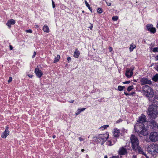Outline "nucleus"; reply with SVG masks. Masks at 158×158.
<instances>
[{
    "label": "nucleus",
    "mask_w": 158,
    "mask_h": 158,
    "mask_svg": "<svg viewBox=\"0 0 158 158\" xmlns=\"http://www.w3.org/2000/svg\"><path fill=\"white\" fill-rule=\"evenodd\" d=\"M28 77H29L30 78H32V77H33V75H31V74H28Z\"/></svg>",
    "instance_id": "43"
},
{
    "label": "nucleus",
    "mask_w": 158,
    "mask_h": 158,
    "mask_svg": "<svg viewBox=\"0 0 158 158\" xmlns=\"http://www.w3.org/2000/svg\"><path fill=\"white\" fill-rule=\"evenodd\" d=\"M122 120L121 119H120L118 120H117L116 122L117 123H118L119 122H122Z\"/></svg>",
    "instance_id": "42"
},
{
    "label": "nucleus",
    "mask_w": 158,
    "mask_h": 158,
    "mask_svg": "<svg viewBox=\"0 0 158 158\" xmlns=\"http://www.w3.org/2000/svg\"><path fill=\"white\" fill-rule=\"evenodd\" d=\"M106 2L108 6H110L111 5V3L108 2L107 1H106Z\"/></svg>",
    "instance_id": "34"
},
{
    "label": "nucleus",
    "mask_w": 158,
    "mask_h": 158,
    "mask_svg": "<svg viewBox=\"0 0 158 158\" xmlns=\"http://www.w3.org/2000/svg\"><path fill=\"white\" fill-rule=\"evenodd\" d=\"M43 30L44 32L48 33L49 32V29L48 27L46 25H44L43 28Z\"/></svg>",
    "instance_id": "19"
},
{
    "label": "nucleus",
    "mask_w": 158,
    "mask_h": 158,
    "mask_svg": "<svg viewBox=\"0 0 158 158\" xmlns=\"http://www.w3.org/2000/svg\"><path fill=\"white\" fill-rule=\"evenodd\" d=\"M26 32L27 33H32V31L31 29L26 30Z\"/></svg>",
    "instance_id": "32"
},
{
    "label": "nucleus",
    "mask_w": 158,
    "mask_h": 158,
    "mask_svg": "<svg viewBox=\"0 0 158 158\" xmlns=\"http://www.w3.org/2000/svg\"><path fill=\"white\" fill-rule=\"evenodd\" d=\"M141 84L142 85L152 84V81L147 78H142L141 80Z\"/></svg>",
    "instance_id": "8"
},
{
    "label": "nucleus",
    "mask_w": 158,
    "mask_h": 158,
    "mask_svg": "<svg viewBox=\"0 0 158 158\" xmlns=\"http://www.w3.org/2000/svg\"><path fill=\"white\" fill-rule=\"evenodd\" d=\"M93 27V25L91 24V26H90V27H89V28H90L91 30L92 29V28Z\"/></svg>",
    "instance_id": "45"
},
{
    "label": "nucleus",
    "mask_w": 158,
    "mask_h": 158,
    "mask_svg": "<svg viewBox=\"0 0 158 158\" xmlns=\"http://www.w3.org/2000/svg\"><path fill=\"white\" fill-rule=\"evenodd\" d=\"M119 130H117V129H114V137H118L119 136Z\"/></svg>",
    "instance_id": "17"
},
{
    "label": "nucleus",
    "mask_w": 158,
    "mask_h": 158,
    "mask_svg": "<svg viewBox=\"0 0 158 158\" xmlns=\"http://www.w3.org/2000/svg\"><path fill=\"white\" fill-rule=\"evenodd\" d=\"M135 45L134 46H133L132 44L131 45L129 48L130 51L132 52L133 51V49L135 48Z\"/></svg>",
    "instance_id": "25"
},
{
    "label": "nucleus",
    "mask_w": 158,
    "mask_h": 158,
    "mask_svg": "<svg viewBox=\"0 0 158 158\" xmlns=\"http://www.w3.org/2000/svg\"><path fill=\"white\" fill-rule=\"evenodd\" d=\"M74 100H71V101H69V102L71 103H73L74 102Z\"/></svg>",
    "instance_id": "49"
},
{
    "label": "nucleus",
    "mask_w": 158,
    "mask_h": 158,
    "mask_svg": "<svg viewBox=\"0 0 158 158\" xmlns=\"http://www.w3.org/2000/svg\"><path fill=\"white\" fill-rule=\"evenodd\" d=\"M143 93L147 97H151L154 94L153 89L150 86L145 85L143 87Z\"/></svg>",
    "instance_id": "2"
},
{
    "label": "nucleus",
    "mask_w": 158,
    "mask_h": 158,
    "mask_svg": "<svg viewBox=\"0 0 158 158\" xmlns=\"http://www.w3.org/2000/svg\"><path fill=\"white\" fill-rule=\"evenodd\" d=\"M158 112L157 108L156 106L152 105L149 106L148 114L151 118L155 119L157 116Z\"/></svg>",
    "instance_id": "1"
},
{
    "label": "nucleus",
    "mask_w": 158,
    "mask_h": 158,
    "mask_svg": "<svg viewBox=\"0 0 158 158\" xmlns=\"http://www.w3.org/2000/svg\"><path fill=\"white\" fill-rule=\"evenodd\" d=\"M133 85H131V86H129L127 88V90L128 91H131L132 89H133Z\"/></svg>",
    "instance_id": "29"
},
{
    "label": "nucleus",
    "mask_w": 158,
    "mask_h": 158,
    "mask_svg": "<svg viewBox=\"0 0 158 158\" xmlns=\"http://www.w3.org/2000/svg\"><path fill=\"white\" fill-rule=\"evenodd\" d=\"M80 110H81V109H78L77 110V111H78V112H79V111H80Z\"/></svg>",
    "instance_id": "56"
},
{
    "label": "nucleus",
    "mask_w": 158,
    "mask_h": 158,
    "mask_svg": "<svg viewBox=\"0 0 158 158\" xmlns=\"http://www.w3.org/2000/svg\"><path fill=\"white\" fill-rule=\"evenodd\" d=\"M152 80L155 82H157L158 80V74H156L152 78Z\"/></svg>",
    "instance_id": "21"
},
{
    "label": "nucleus",
    "mask_w": 158,
    "mask_h": 158,
    "mask_svg": "<svg viewBox=\"0 0 158 158\" xmlns=\"http://www.w3.org/2000/svg\"><path fill=\"white\" fill-rule=\"evenodd\" d=\"M149 138L152 142H155L158 140V133L156 132H151Z\"/></svg>",
    "instance_id": "6"
},
{
    "label": "nucleus",
    "mask_w": 158,
    "mask_h": 158,
    "mask_svg": "<svg viewBox=\"0 0 158 158\" xmlns=\"http://www.w3.org/2000/svg\"><path fill=\"white\" fill-rule=\"evenodd\" d=\"M146 117L144 115H142L139 117V125H141V123H144L146 122Z\"/></svg>",
    "instance_id": "9"
},
{
    "label": "nucleus",
    "mask_w": 158,
    "mask_h": 158,
    "mask_svg": "<svg viewBox=\"0 0 158 158\" xmlns=\"http://www.w3.org/2000/svg\"><path fill=\"white\" fill-rule=\"evenodd\" d=\"M85 109L86 108H85L81 109V110L80 111H79V112H78L76 113V115H77L79 114L81 112L85 110Z\"/></svg>",
    "instance_id": "28"
},
{
    "label": "nucleus",
    "mask_w": 158,
    "mask_h": 158,
    "mask_svg": "<svg viewBox=\"0 0 158 158\" xmlns=\"http://www.w3.org/2000/svg\"><path fill=\"white\" fill-rule=\"evenodd\" d=\"M150 126L152 127L154 129L157 128L158 129V124L154 120L151 121L150 123Z\"/></svg>",
    "instance_id": "15"
},
{
    "label": "nucleus",
    "mask_w": 158,
    "mask_h": 158,
    "mask_svg": "<svg viewBox=\"0 0 158 158\" xmlns=\"http://www.w3.org/2000/svg\"><path fill=\"white\" fill-rule=\"evenodd\" d=\"M97 12L99 14L101 13L102 12V8H98L97 9Z\"/></svg>",
    "instance_id": "27"
},
{
    "label": "nucleus",
    "mask_w": 158,
    "mask_h": 158,
    "mask_svg": "<svg viewBox=\"0 0 158 158\" xmlns=\"http://www.w3.org/2000/svg\"><path fill=\"white\" fill-rule=\"evenodd\" d=\"M52 7L53 8H54L55 7V4H54V2H53V1L52 0Z\"/></svg>",
    "instance_id": "35"
},
{
    "label": "nucleus",
    "mask_w": 158,
    "mask_h": 158,
    "mask_svg": "<svg viewBox=\"0 0 158 158\" xmlns=\"http://www.w3.org/2000/svg\"><path fill=\"white\" fill-rule=\"evenodd\" d=\"M109 51L111 52V51H112V50H113V48H112L111 47H110L109 48Z\"/></svg>",
    "instance_id": "40"
},
{
    "label": "nucleus",
    "mask_w": 158,
    "mask_h": 158,
    "mask_svg": "<svg viewBox=\"0 0 158 158\" xmlns=\"http://www.w3.org/2000/svg\"><path fill=\"white\" fill-rule=\"evenodd\" d=\"M80 55V52L77 49H76L74 52L73 56L76 58H78Z\"/></svg>",
    "instance_id": "18"
},
{
    "label": "nucleus",
    "mask_w": 158,
    "mask_h": 158,
    "mask_svg": "<svg viewBox=\"0 0 158 158\" xmlns=\"http://www.w3.org/2000/svg\"><path fill=\"white\" fill-rule=\"evenodd\" d=\"M15 21L13 19H11L8 21L7 23H6V25L10 28L11 27V25H14L15 24Z\"/></svg>",
    "instance_id": "16"
},
{
    "label": "nucleus",
    "mask_w": 158,
    "mask_h": 158,
    "mask_svg": "<svg viewBox=\"0 0 158 158\" xmlns=\"http://www.w3.org/2000/svg\"><path fill=\"white\" fill-rule=\"evenodd\" d=\"M132 147L134 150H136L138 148V140L134 135H132L130 137Z\"/></svg>",
    "instance_id": "4"
},
{
    "label": "nucleus",
    "mask_w": 158,
    "mask_h": 158,
    "mask_svg": "<svg viewBox=\"0 0 158 158\" xmlns=\"http://www.w3.org/2000/svg\"><path fill=\"white\" fill-rule=\"evenodd\" d=\"M124 93V94L125 95H127H127H130V94L128 93H126V92H125Z\"/></svg>",
    "instance_id": "44"
},
{
    "label": "nucleus",
    "mask_w": 158,
    "mask_h": 158,
    "mask_svg": "<svg viewBox=\"0 0 158 158\" xmlns=\"http://www.w3.org/2000/svg\"><path fill=\"white\" fill-rule=\"evenodd\" d=\"M125 86H118V89L120 91H122L123 90V89L125 88Z\"/></svg>",
    "instance_id": "24"
},
{
    "label": "nucleus",
    "mask_w": 158,
    "mask_h": 158,
    "mask_svg": "<svg viewBox=\"0 0 158 158\" xmlns=\"http://www.w3.org/2000/svg\"><path fill=\"white\" fill-rule=\"evenodd\" d=\"M85 151V150L84 149H82L81 150V151L82 152H84Z\"/></svg>",
    "instance_id": "54"
},
{
    "label": "nucleus",
    "mask_w": 158,
    "mask_h": 158,
    "mask_svg": "<svg viewBox=\"0 0 158 158\" xmlns=\"http://www.w3.org/2000/svg\"><path fill=\"white\" fill-rule=\"evenodd\" d=\"M35 26L36 28H38L39 27V26L38 25H35Z\"/></svg>",
    "instance_id": "52"
},
{
    "label": "nucleus",
    "mask_w": 158,
    "mask_h": 158,
    "mask_svg": "<svg viewBox=\"0 0 158 158\" xmlns=\"http://www.w3.org/2000/svg\"><path fill=\"white\" fill-rule=\"evenodd\" d=\"M156 59L158 60V55L156 57Z\"/></svg>",
    "instance_id": "53"
},
{
    "label": "nucleus",
    "mask_w": 158,
    "mask_h": 158,
    "mask_svg": "<svg viewBox=\"0 0 158 158\" xmlns=\"http://www.w3.org/2000/svg\"><path fill=\"white\" fill-rule=\"evenodd\" d=\"M147 30L151 33L154 34L156 32V28L153 27V25L151 24H147L146 27Z\"/></svg>",
    "instance_id": "7"
},
{
    "label": "nucleus",
    "mask_w": 158,
    "mask_h": 158,
    "mask_svg": "<svg viewBox=\"0 0 158 158\" xmlns=\"http://www.w3.org/2000/svg\"><path fill=\"white\" fill-rule=\"evenodd\" d=\"M104 158H107V155H105L104 156Z\"/></svg>",
    "instance_id": "55"
},
{
    "label": "nucleus",
    "mask_w": 158,
    "mask_h": 158,
    "mask_svg": "<svg viewBox=\"0 0 158 158\" xmlns=\"http://www.w3.org/2000/svg\"><path fill=\"white\" fill-rule=\"evenodd\" d=\"M98 139L101 141V144H102L107 140V138L105 137L104 135L101 134L99 135Z\"/></svg>",
    "instance_id": "10"
},
{
    "label": "nucleus",
    "mask_w": 158,
    "mask_h": 158,
    "mask_svg": "<svg viewBox=\"0 0 158 158\" xmlns=\"http://www.w3.org/2000/svg\"><path fill=\"white\" fill-rule=\"evenodd\" d=\"M133 158H136V156L134 155L133 156Z\"/></svg>",
    "instance_id": "50"
},
{
    "label": "nucleus",
    "mask_w": 158,
    "mask_h": 158,
    "mask_svg": "<svg viewBox=\"0 0 158 158\" xmlns=\"http://www.w3.org/2000/svg\"><path fill=\"white\" fill-rule=\"evenodd\" d=\"M147 150L149 153L153 156L158 152V146L156 144L150 145L148 147Z\"/></svg>",
    "instance_id": "3"
},
{
    "label": "nucleus",
    "mask_w": 158,
    "mask_h": 158,
    "mask_svg": "<svg viewBox=\"0 0 158 158\" xmlns=\"http://www.w3.org/2000/svg\"><path fill=\"white\" fill-rule=\"evenodd\" d=\"M60 58V56L59 55H58L57 56L55 57V60L53 61L54 63H56L58 62L59 60V59Z\"/></svg>",
    "instance_id": "22"
},
{
    "label": "nucleus",
    "mask_w": 158,
    "mask_h": 158,
    "mask_svg": "<svg viewBox=\"0 0 158 158\" xmlns=\"http://www.w3.org/2000/svg\"><path fill=\"white\" fill-rule=\"evenodd\" d=\"M35 73L37 76L39 78L41 77L43 75V73L42 72V71L39 69L38 68H36L35 69Z\"/></svg>",
    "instance_id": "12"
},
{
    "label": "nucleus",
    "mask_w": 158,
    "mask_h": 158,
    "mask_svg": "<svg viewBox=\"0 0 158 158\" xmlns=\"http://www.w3.org/2000/svg\"><path fill=\"white\" fill-rule=\"evenodd\" d=\"M135 94V93L134 92L130 93H129L130 95H133V94Z\"/></svg>",
    "instance_id": "47"
},
{
    "label": "nucleus",
    "mask_w": 158,
    "mask_h": 158,
    "mask_svg": "<svg viewBox=\"0 0 158 158\" xmlns=\"http://www.w3.org/2000/svg\"><path fill=\"white\" fill-rule=\"evenodd\" d=\"M71 58L69 57H68L67 58V60L68 62H69L70 61H71Z\"/></svg>",
    "instance_id": "39"
},
{
    "label": "nucleus",
    "mask_w": 158,
    "mask_h": 158,
    "mask_svg": "<svg viewBox=\"0 0 158 158\" xmlns=\"http://www.w3.org/2000/svg\"><path fill=\"white\" fill-rule=\"evenodd\" d=\"M118 153L120 155H125L127 153V151L126 149L122 147L118 151Z\"/></svg>",
    "instance_id": "11"
},
{
    "label": "nucleus",
    "mask_w": 158,
    "mask_h": 158,
    "mask_svg": "<svg viewBox=\"0 0 158 158\" xmlns=\"http://www.w3.org/2000/svg\"><path fill=\"white\" fill-rule=\"evenodd\" d=\"M133 81H135V82H136V80H133Z\"/></svg>",
    "instance_id": "57"
},
{
    "label": "nucleus",
    "mask_w": 158,
    "mask_h": 158,
    "mask_svg": "<svg viewBox=\"0 0 158 158\" xmlns=\"http://www.w3.org/2000/svg\"><path fill=\"white\" fill-rule=\"evenodd\" d=\"M139 154H142L144 156H145L147 158H149V157L147 156V155L146 153L143 152L141 148L139 147Z\"/></svg>",
    "instance_id": "20"
},
{
    "label": "nucleus",
    "mask_w": 158,
    "mask_h": 158,
    "mask_svg": "<svg viewBox=\"0 0 158 158\" xmlns=\"http://www.w3.org/2000/svg\"><path fill=\"white\" fill-rule=\"evenodd\" d=\"M79 139L80 141H81L84 140V139L83 138H82L81 137H79Z\"/></svg>",
    "instance_id": "37"
},
{
    "label": "nucleus",
    "mask_w": 158,
    "mask_h": 158,
    "mask_svg": "<svg viewBox=\"0 0 158 158\" xmlns=\"http://www.w3.org/2000/svg\"><path fill=\"white\" fill-rule=\"evenodd\" d=\"M85 3L86 4V6L88 8V9L89 10L91 11V12H92V10L91 7H90L89 6V5L88 4L86 1H85Z\"/></svg>",
    "instance_id": "23"
},
{
    "label": "nucleus",
    "mask_w": 158,
    "mask_h": 158,
    "mask_svg": "<svg viewBox=\"0 0 158 158\" xmlns=\"http://www.w3.org/2000/svg\"><path fill=\"white\" fill-rule=\"evenodd\" d=\"M137 122H138V120H137Z\"/></svg>",
    "instance_id": "59"
},
{
    "label": "nucleus",
    "mask_w": 158,
    "mask_h": 158,
    "mask_svg": "<svg viewBox=\"0 0 158 158\" xmlns=\"http://www.w3.org/2000/svg\"><path fill=\"white\" fill-rule=\"evenodd\" d=\"M152 51L154 52H158V48L157 47L153 48Z\"/></svg>",
    "instance_id": "26"
},
{
    "label": "nucleus",
    "mask_w": 158,
    "mask_h": 158,
    "mask_svg": "<svg viewBox=\"0 0 158 158\" xmlns=\"http://www.w3.org/2000/svg\"><path fill=\"white\" fill-rule=\"evenodd\" d=\"M133 74L132 70H131L129 69H127L125 73V75L127 77H130L132 76Z\"/></svg>",
    "instance_id": "14"
},
{
    "label": "nucleus",
    "mask_w": 158,
    "mask_h": 158,
    "mask_svg": "<svg viewBox=\"0 0 158 158\" xmlns=\"http://www.w3.org/2000/svg\"><path fill=\"white\" fill-rule=\"evenodd\" d=\"M130 82V81H127L125 82H123V83L124 84L129 83Z\"/></svg>",
    "instance_id": "36"
},
{
    "label": "nucleus",
    "mask_w": 158,
    "mask_h": 158,
    "mask_svg": "<svg viewBox=\"0 0 158 158\" xmlns=\"http://www.w3.org/2000/svg\"><path fill=\"white\" fill-rule=\"evenodd\" d=\"M10 50H12L13 49V47L11 45H10Z\"/></svg>",
    "instance_id": "46"
},
{
    "label": "nucleus",
    "mask_w": 158,
    "mask_h": 158,
    "mask_svg": "<svg viewBox=\"0 0 158 158\" xmlns=\"http://www.w3.org/2000/svg\"><path fill=\"white\" fill-rule=\"evenodd\" d=\"M36 52H34V54H33V55L32 56V57L33 58H34V57H35V55H36Z\"/></svg>",
    "instance_id": "41"
},
{
    "label": "nucleus",
    "mask_w": 158,
    "mask_h": 158,
    "mask_svg": "<svg viewBox=\"0 0 158 158\" xmlns=\"http://www.w3.org/2000/svg\"><path fill=\"white\" fill-rule=\"evenodd\" d=\"M111 158H119L118 156H113Z\"/></svg>",
    "instance_id": "48"
},
{
    "label": "nucleus",
    "mask_w": 158,
    "mask_h": 158,
    "mask_svg": "<svg viewBox=\"0 0 158 158\" xmlns=\"http://www.w3.org/2000/svg\"><path fill=\"white\" fill-rule=\"evenodd\" d=\"M104 127H102V128H103L104 129L105 128H106V127H109V125H106L104 126Z\"/></svg>",
    "instance_id": "38"
},
{
    "label": "nucleus",
    "mask_w": 158,
    "mask_h": 158,
    "mask_svg": "<svg viewBox=\"0 0 158 158\" xmlns=\"http://www.w3.org/2000/svg\"><path fill=\"white\" fill-rule=\"evenodd\" d=\"M118 19V17L117 16H113L112 18V19L113 20L115 21H116Z\"/></svg>",
    "instance_id": "30"
},
{
    "label": "nucleus",
    "mask_w": 158,
    "mask_h": 158,
    "mask_svg": "<svg viewBox=\"0 0 158 158\" xmlns=\"http://www.w3.org/2000/svg\"><path fill=\"white\" fill-rule=\"evenodd\" d=\"M12 77H9V80H8V82L9 83L10 82H11L12 81Z\"/></svg>",
    "instance_id": "33"
},
{
    "label": "nucleus",
    "mask_w": 158,
    "mask_h": 158,
    "mask_svg": "<svg viewBox=\"0 0 158 158\" xmlns=\"http://www.w3.org/2000/svg\"><path fill=\"white\" fill-rule=\"evenodd\" d=\"M138 126V125L137 124L134 126V129H135V131L136 132H137L138 133V131H137V128H136V126Z\"/></svg>",
    "instance_id": "31"
},
{
    "label": "nucleus",
    "mask_w": 158,
    "mask_h": 158,
    "mask_svg": "<svg viewBox=\"0 0 158 158\" xmlns=\"http://www.w3.org/2000/svg\"><path fill=\"white\" fill-rule=\"evenodd\" d=\"M9 132L8 130V127H6L5 131L2 133L1 137L3 138H6L7 136L9 135Z\"/></svg>",
    "instance_id": "13"
},
{
    "label": "nucleus",
    "mask_w": 158,
    "mask_h": 158,
    "mask_svg": "<svg viewBox=\"0 0 158 158\" xmlns=\"http://www.w3.org/2000/svg\"><path fill=\"white\" fill-rule=\"evenodd\" d=\"M82 12V13H84V10H83Z\"/></svg>",
    "instance_id": "58"
},
{
    "label": "nucleus",
    "mask_w": 158,
    "mask_h": 158,
    "mask_svg": "<svg viewBox=\"0 0 158 158\" xmlns=\"http://www.w3.org/2000/svg\"><path fill=\"white\" fill-rule=\"evenodd\" d=\"M56 137V136L55 135H53L52 136V138L53 139H55Z\"/></svg>",
    "instance_id": "51"
},
{
    "label": "nucleus",
    "mask_w": 158,
    "mask_h": 158,
    "mask_svg": "<svg viewBox=\"0 0 158 158\" xmlns=\"http://www.w3.org/2000/svg\"><path fill=\"white\" fill-rule=\"evenodd\" d=\"M140 128V133L143 135H146L148 134V131L146 128L144 123H141V125H139Z\"/></svg>",
    "instance_id": "5"
}]
</instances>
